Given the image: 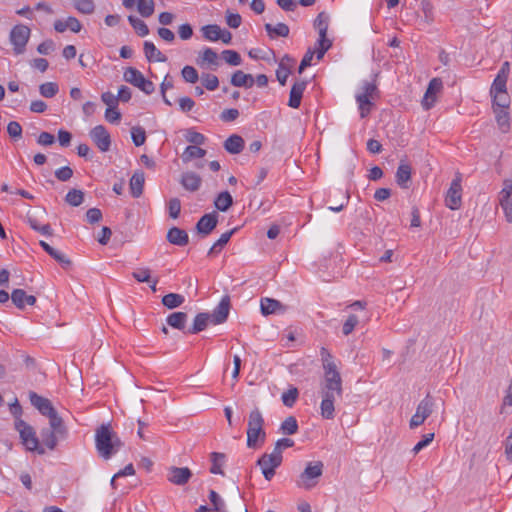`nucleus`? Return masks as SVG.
<instances>
[{
  "label": "nucleus",
  "instance_id": "nucleus-44",
  "mask_svg": "<svg viewBox=\"0 0 512 512\" xmlns=\"http://www.w3.org/2000/svg\"><path fill=\"white\" fill-rule=\"evenodd\" d=\"M493 99V109H508L510 98L507 92L491 94Z\"/></svg>",
  "mask_w": 512,
  "mask_h": 512
},
{
  "label": "nucleus",
  "instance_id": "nucleus-21",
  "mask_svg": "<svg viewBox=\"0 0 512 512\" xmlns=\"http://www.w3.org/2000/svg\"><path fill=\"white\" fill-rule=\"evenodd\" d=\"M307 82L305 80L296 81L290 90L288 106L294 109L299 108L303 93L306 89Z\"/></svg>",
  "mask_w": 512,
  "mask_h": 512
},
{
  "label": "nucleus",
  "instance_id": "nucleus-50",
  "mask_svg": "<svg viewBox=\"0 0 512 512\" xmlns=\"http://www.w3.org/2000/svg\"><path fill=\"white\" fill-rule=\"evenodd\" d=\"M209 500L213 505V510L215 512H228L226 509V504L224 500L220 497V495L214 491L211 490L209 493Z\"/></svg>",
  "mask_w": 512,
  "mask_h": 512
},
{
  "label": "nucleus",
  "instance_id": "nucleus-41",
  "mask_svg": "<svg viewBox=\"0 0 512 512\" xmlns=\"http://www.w3.org/2000/svg\"><path fill=\"white\" fill-rule=\"evenodd\" d=\"M198 63L201 65L207 63L209 65L218 66V54L212 48L206 47L203 49L199 57Z\"/></svg>",
  "mask_w": 512,
  "mask_h": 512
},
{
  "label": "nucleus",
  "instance_id": "nucleus-36",
  "mask_svg": "<svg viewBox=\"0 0 512 512\" xmlns=\"http://www.w3.org/2000/svg\"><path fill=\"white\" fill-rule=\"evenodd\" d=\"M39 244L58 263L62 264L64 267L70 265V261L66 258V256L62 252L54 249L45 241H40Z\"/></svg>",
  "mask_w": 512,
  "mask_h": 512
},
{
  "label": "nucleus",
  "instance_id": "nucleus-29",
  "mask_svg": "<svg viewBox=\"0 0 512 512\" xmlns=\"http://www.w3.org/2000/svg\"><path fill=\"white\" fill-rule=\"evenodd\" d=\"M231 84L235 87L251 88L254 85V78L251 74L237 70L231 77Z\"/></svg>",
  "mask_w": 512,
  "mask_h": 512
},
{
  "label": "nucleus",
  "instance_id": "nucleus-13",
  "mask_svg": "<svg viewBox=\"0 0 512 512\" xmlns=\"http://www.w3.org/2000/svg\"><path fill=\"white\" fill-rule=\"evenodd\" d=\"M461 177L457 176L452 180L450 187L446 193L445 203L446 206L451 210H457L461 206L462 202V185Z\"/></svg>",
  "mask_w": 512,
  "mask_h": 512
},
{
  "label": "nucleus",
  "instance_id": "nucleus-56",
  "mask_svg": "<svg viewBox=\"0 0 512 512\" xmlns=\"http://www.w3.org/2000/svg\"><path fill=\"white\" fill-rule=\"evenodd\" d=\"M421 11L424 15V22L430 25L434 21L433 5L429 0L421 1Z\"/></svg>",
  "mask_w": 512,
  "mask_h": 512
},
{
  "label": "nucleus",
  "instance_id": "nucleus-38",
  "mask_svg": "<svg viewBox=\"0 0 512 512\" xmlns=\"http://www.w3.org/2000/svg\"><path fill=\"white\" fill-rule=\"evenodd\" d=\"M495 118L500 130L504 133L508 132L510 128V118L507 109H493Z\"/></svg>",
  "mask_w": 512,
  "mask_h": 512
},
{
  "label": "nucleus",
  "instance_id": "nucleus-5",
  "mask_svg": "<svg viewBox=\"0 0 512 512\" xmlns=\"http://www.w3.org/2000/svg\"><path fill=\"white\" fill-rule=\"evenodd\" d=\"M323 468L324 465L321 461L308 462L304 471L296 479V486L304 490L313 489L319 483Z\"/></svg>",
  "mask_w": 512,
  "mask_h": 512
},
{
  "label": "nucleus",
  "instance_id": "nucleus-11",
  "mask_svg": "<svg viewBox=\"0 0 512 512\" xmlns=\"http://www.w3.org/2000/svg\"><path fill=\"white\" fill-rule=\"evenodd\" d=\"M29 37L30 29L27 26L19 24L12 28L9 38L16 55L24 53Z\"/></svg>",
  "mask_w": 512,
  "mask_h": 512
},
{
  "label": "nucleus",
  "instance_id": "nucleus-54",
  "mask_svg": "<svg viewBox=\"0 0 512 512\" xmlns=\"http://www.w3.org/2000/svg\"><path fill=\"white\" fill-rule=\"evenodd\" d=\"M59 87L55 82H46L40 85L39 91L43 97L52 98L58 93Z\"/></svg>",
  "mask_w": 512,
  "mask_h": 512
},
{
  "label": "nucleus",
  "instance_id": "nucleus-40",
  "mask_svg": "<svg viewBox=\"0 0 512 512\" xmlns=\"http://www.w3.org/2000/svg\"><path fill=\"white\" fill-rule=\"evenodd\" d=\"M185 301V298L181 294L169 293L163 296L162 304L168 309H174L181 306Z\"/></svg>",
  "mask_w": 512,
  "mask_h": 512
},
{
  "label": "nucleus",
  "instance_id": "nucleus-49",
  "mask_svg": "<svg viewBox=\"0 0 512 512\" xmlns=\"http://www.w3.org/2000/svg\"><path fill=\"white\" fill-rule=\"evenodd\" d=\"M154 0H139L137 10L143 17H150L154 13Z\"/></svg>",
  "mask_w": 512,
  "mask_h": 512
},
{
  "label": "nucleus",
  "instance_id": "nucleus-53",
  "mask_svg": "<svg viewBox=\"0 0 512 512\" xmlns=\"http://www.w3.org/2000/svg\"><path fill=\"white\" fill-rule=\"evenodd\" d=\"M221 55L224 61L231 66H239L242 62L240 54L235 50H224Z\"/></svg>",
  "mask_w": 512,
  "mask_h": 512
},
{
  "label": "nucleus",
  "instance_id": "nucleus-34",
  "mask_svg": "<svg viewBox=\"0 0 512 512\" xmlns=\"http://www.w3.org/2000/svg\"><path fill=\"white\" fill-rule=\"evenodd\" d=\"M209 322H211L209 313H199L195 316L193 326L188 332L191 334L199 333L205 330Z\"/></svg>",
  "mask_w": 512,
  "mask_h": 512
},
{
  "label": "nucleus",
  "instance_id": "nucleus-22",
  "mask_svg": "<svg viewBox=\"0 0 512 512\" xmlns=\"http://www.w3.org/2000/svg\"><path fill=\"white\" fill-rule=\"evenodd\" d=\"M65 433L66 429L63 425V420L61 419L60 431L53 430V428L44 429L41 431L42 442L47 448H49L50 450H54L58 443L57 435L63 436Z\"/></svg>",
  "mask_w": 512,
  "mask_h": 512
},
{
  "label": "nucleus",
  "instance_id": "nucleus-58",
  "mask_svg": "<svg viewBox=\"0 0 512 512\" xmlns=\"http://www.w3.org/2000/svg\"><path fill=\"white\" fill-rule=\"evenodd\" d=\"M507 79L508 78H506V77L496 75V77L492 83L491 89H490V94L507 92V90H506Z\"/></svg>",
  "mask_w": 512,
  "mask_h": 512
},
{
  "label": "nucleus",
  "instance_id": "nucleus-7",
  "mask_svg": "<svg viewBox=\"0 0 512 512\" xmlns=\"http://www.w3.org/2000/svg\"><path fill=\"white\" fill-rule=\"evenodd\" d=\"M15 428L20 434L21 441L27 450L37 452L42 455L45 453L43 447L39 445V440L32 426L22 419L15 421Z\"/></svg>",
  "mask_w": 512,
  "mask_h": 512
},
{
  "label": "nucleus",
  "instance_id": "nucleus-17",
  "mask_svg": "<svg viewBox=\"0 0 512 512\" xmlns=\"http://www.w3.org/2000/svg\"><path fill=\"white\" fill-rule=\"evenodd\" d=\"M229 311H230V297L226 295V296L222 297L219 304L215 307V309L210 314L211 323H213L214 325L224 323L228 318Z\"/></svg>",
  "mask_w": 512,
  "mask_h": 512
},
{
  "label": "nucleus",
  "instance_id": "nucleus-42",
  "mask_svg": "<svg viewBox=\"0 0 512 512\" xmlns=\"http://www.w3.org/2000/svg\"><path fill=\"white\" fill-rule=\"evenodd\" d=\"M234 229L230 231H226L223 233L220 238L212 245V247L208 251V256L218 254L222 248L229 242L231 236L234 233Z\"/></svg>",
  "mask_w": 512,
  "mask_h": 512
},
{
  "label": "nucleus",
  "instance_id": "nucleus-3",
  "mask_svg": "<svg viewBox=\"0 0 512 512\" xmlns=\"http://www.w3.org/2000/svg\"><path fill=\"white\" fill-rule=\"evenodd\" d=\"M265 439L264 418L261 411L255 408L248 417L247 446L249 448H256L259 444H263Z\"/></svg>",
  "mask_w": 512,
  "mask_h": 512
},
{
  "label": "nucleus",
  "instance_id": "nucleus-25",
  "mask_svg": "<svg viewBox=\"0 0 512 512\" xmlns=\"http://www.w3.org/2000/svg\"><path fill=\"white\" fill-rule=\"evenodd\" d=\"M294 59L289 55H285L276 70V77L279 81L280 85L284 86L286 84L287 78L290 75V67L293 65Z\"/></svg>",
  "mask_w": 512,
  "mask_h": 512
},
{
  "label": "nucleus",
  "instance_id": "nucleus-43",
  "mask_svg": "<svg viewBox=\"0 0 512 512\" xmlns=\"http://www.w3.org/2000/svg\"><path fill=\"white\" fill-rule=\"evenodd\" d=\"M328 26L329 16L324 12L319 13L314 21V27L318 30L319 36L324 37L327 35Z\"/></svg>",
  "mask_w": 512,
  "mask_h": 512
},
{
  "label": "nucleus",
  "instance_id": "nucleus-33",
  "mask_svg": "<svg viewBox=\"0 0 512 512\" xmlns=\"http://www.w3.org/2000/svg\"><path fill=\"white\" fill-rule=\"evenodd\" d=\"M187 314L185 312H174L167 316L166 322L172 328L183 330L187 322Z\"/></svg>",
  "mask_w": 512,
  "mask_h": 512
},
{
  "label": "nucleus",
  "instance_id": "nucleus-4",
  "mask_svg": "<svg viewBox=\"0 0 512 512\" xmlns=\"http://www.w3.org/2000/svg\"><path fill=\"white\" fill-rule=\"evenodd\" d=\"M29 398L31 404L44 416L49 418L50 428L53 430L60 431L61 430V417L58 415L57 411L53 407L51 401L47 398H44L38 395L35 392L29 393Z\"/></svg>",
  "mask_w": 512,
  "mask_h": 512
},
{
  "label": "nucleus",
  "instance_id": "nucleus-18",
  "mask_svg": "<svg viewBox=\"0 0 512 512\" xmlns=\"http://www.w3.org/2000/svg\"><path fill=\"white\" fill-rule=\"evenodd\" d=\"M192 477V472L188 467L172 466L168 470L167 478L175 485H185Z\"/></svg>",
  "mask_w": 512,
  "mask_h": 512
},
{
  "label": "nucleus",
  "instance_id": "nucleus-24",
  "mask_svg": "<svg viewBox=\"0 0 512 512\" xmlns=\"http://www.w3.org/2000/svg\"><path fill=\"white\" fill-rule=\"evenodd\" d=\"M167 241L176 246H185L189 242L188 233L178 227H172L167 232Z\"/></svg>",
  "mask_w": 512,
  "mask_h": 512
},
{
  "label": "nucleus",
  "instance_id": "nucleus-16",
  "mask_svg": "<svg viewBox=\"0 0 512 512\" xmlns=\"http://www.w3.org/2000/svg\"><path fill=\"white\" fill-rule=\"evenodd\" d=\"M443 83L440 78H433L428 84V88L422 99V106L425 110L431 109L437 100V94L442 90Z\"/></svg>",
  "mask_w": 512,
  "mask_h": 512
},
{
  "label": "nucleus",
  "instance_id": "nucleus-23",
  "mask_svg": "<svg viewBox=\"0 0 512 512\" xmlns=\"http://www.w3.org/2000/svg\"><path fill=\"white\" fill-rule=\"evenodd\" d=\"M11 300L19 309H24L27 305L33 306L36 303V297L28 295L23 289H14L11 293Z\"/></svg>",
  "mask_w": 512,
  "mask_h": 512
},
{
  "label": "nucleus",
  "instance_id": "nucleus-12",
  "mask_svg": "<svg viewBox=\"0 0 512 512\" xmlns=\"http://www.w3.org/2000/svg\"><path fill=\"white\" fill-rule=\"evenodd\" d=\"M202 36L210 41H222L224 44H230L232 41V34L226 29H222L217 24L205 25L201 28Z\"/></svg>",
  "mask_w": 512,
  "mask_h": 512
},
{
  "label": "nucleus",
  "instance_id": "nucleus-59",
  "mask_svg": "<svg viewBox=\"0 0 512 512\" xmlns=\"http://www.w3.org/2000/svg\"><path fill=\"white\" fill-rule=\"evenodd\" d=\"M131 137L134 145L139 147L145 143V130L142 127H133L131 130Z\"/></svg>",
  "mask_w": 512,
  "mask_h": 512
},
{
  "label": "nucleus",
  "instance_id": "nucleus-20",
  "mask_svg": "<svg viewBox=\"0 0 512 512\" xmlns=\"http://www.w3.org/2000/svg\"><path fill=\"white\" fill-rule=\"evenodd\" d=\"M261 313L265 316L271 314H284L287 307L273 298H262L260 302Z\"/></svg>",
  "mask_w": 512,
  "mask_h": 512
},
{
  "label": "nucleus",
  "instance_id": "nucleus-45",
  "mask_svg": "<svg viewBox=\"0 0 512 512\" xmlns=\"http://www.w3.org/2000/svg\"><path fill=\"white\" fill-rule=\"evenodd\" d=\"M128 21L139 36L144 37L149 34V28L143 20L130 15Z\"/></svg>",
  "mask_w": 512,
  "mask_h": 512
},
{
  "label": "nucleus",
  "instance_id": "nucleus-62",
  "mask_svg": "<svg viewBox=\"0 0 512 512\" xmlns=\"http://www.w3.org/2000/svg\"><path fill=\"white\" fill-rule=\"evenodd\" d=\"M358 323H359V318L356 315H354V314L349 315L342 327L343 334L345 336H348L349 334H351Z\"/></svg>",
  "mask_w": 512,
  "mask_h": 512
},
{
  "label": "nucleus",
  "instance_id": "nucleus-37",
  "mask_svg": "<svg viewBox=\"0 0 512 512\" xmlns=\"http://www.w3.org/2000/svg\"><path fill=\"white\" fill-rule=\"evenodd\" d=\"M205 155H206V150H204L196 145H189L185 148V150L182 154V160L184 162H189L192 159L203 158Z\"/></svg>",
  "mask_w": 512,
  "mask_h": 512
},
{
  "label": "nucleus",
  "instance_id": "nucleus-51",
  "mask_svg": "<svg viewBox=\"0 0 512 512\" xmlns=\"http://www.w3.org/2000/svg\"><path fill=\"white\" fill-rule=\"evenodd\" d=\"M211 457H212V465L210 468V472L212 474L223 475V471H222L221 467L223 465L224 458H225L224 454L213 452L211 454Z\"/></svg>",
  "mask_w": 512,
  "mask_h": 512
},
{
  "label": "nucleus",
  "instance_id": "nucleus-31",
  "mask_svg": "<svg viewBox=\"0 0 512 512\" xmlns=\"http://www.w3.org/2000/svg\"><path fill=\"white\" fill-rule=\"evenodd\" d=\"M224 148L231 154H239L244 148V140L241 136L233 134L225 140Z\"/></svg>",
  "mask_w": 512,
  "mask_h": 512
},
{
  "label": "nucleus",
  "instance_id": "nucleus-57",
  "mask_svg": "<svg viewBox=\"0 0 512 512\" xmlns=\"http://www.w3.org/2000/svg\"><path fill=\"white\" fill-rule=\"evenodd\" d=\"M201 80H202L203 86L209 91H214L219 86L218 77L214 74H209V73L203 74L201 77Z\"/></svg>",
  "mask_w": 512,
  "mask_h": 512
},
{
  "label": "nucleus",
  "instance_id": "nucleus-26",
  "mask_svg": "<svg viewBox=\"0 0 512 512\" xmlns=\"http://www.w3.org/2000/svg\"><path fill=\"white\" fill-rule=\"evenodd\" d=\"M201 182V177L195 172L183 173L180 180V183L184 189L190 192L197 191L201 186Z\"/></svg>",
  "mask_w": 512,
  "mask_h": 512
},
{
  "label": "nucleus",
  "instance_id": "nucleus-30",
  "mask_svg": "<svg viewBox=\"0 0 512 512\" xmlns=\"http://www.w3.org/2000/svg\"><path fill=\"white\" fill-rule=\"evenodd\" d=\"M396 183L401 188H408V183L411 180V167L407 163H400L396 171Z\"/></svg>",
  "mask_w": 512,
  "mask_h": 512
},
{
  "label": "nucleus",
  "instance_id": "nucleus-39",
  "mask_svg": "<svg viewBox=\"0 0 512 512\" xmlns=\"http://www.w3.org/2000/svg\"><path fill=\"white\" fill-rule=\"evenodd\" d=\"M233 203V198L228 191L218 194L214 201L215 207L222 212L227 211Z\"/></svg>",
  "mask_w": 512,
  "mask_h": 512
},
{
  "label": "nucleus",
  "instance_id": "nucleus-6",
  "mask_svg": "<svg viewBox=\"0 0 512 512\" xmlns=\"http://www.w3.org/2000/svg\"><path fill=\"white\" fill-rule=\"evenodd\" d=\"M378 97L379 91L376 84L373 82H364L361 92L357 93L355 96L361 118H365L370 114L373 100Z\"/></svg>",
  "mask_w": 512,
  "mask_h": 512
},
{
  "label": "nucleus",
  "instance_id": "nucleus-2",
  "mask_svg": "<svg viewBox=\"0 0 512 512\" xmlns=\"http://www.w3.org/2000/svg\"><path fill=\"white\" fill-rule=\"evenodd\" d=\"M319 395L320 415L325 420H333L336 416V403L342 398L343 387L339 383H321Z\"/></svg>",
  "mask_w": 512,
  "mask_h": 512
},
{
  "label": "nucleus",
  "instance_id": "nucleus-28",
  "mask_svg": "<svg viewBox=\"0 0 512 512\" xmlns=\"http://www.w3.org/2000/svg\"><path fill=\"white\" fill-rule=\"evenodd\" d=\"M144 54L149 62H166L167 57L154 45L153 42H144Z\"/></svg>",
  "mask_w": 512,
  "mask_h": 512
},
{
  "label": "nucleus",
  "instance_id": "nucleus-55",
  "mask_svg": "<svg viewBox=\"0 0 512 512\" xmlns=\"http://www.w3.org/2000/svg\"><path fill=\"white\" fill-rule=\"evenodd\" d=\"M331 46V40H329L326 36H319V39L317 41V47L314 50L317 55V59H321L324 56V54L330 49Z\"/></svg>",
  "mask_w": 512,
  "mask_h": 512
},
{
  "label": "nucleus",
  "instance_id": "nucleus-15",
  "mask_svg": "<svg viewBox=\"0 0 512 512\" xmlns=\"http://www.w3.org/2000/svg\"><path fill=\"white\" fill-rule=\"evenodd\" d=\"M90 138L101 152H107L111 146V137L103 125H97L90 130Z\"/></svg>",
  "mask_w": 512,
  "mask_h": 512
},
{
  "label": "nucleus",
  "instance_id": "nucleus-14",
  "mask_svg": "<svg viewBox=\"0 0 512 512\" xmlns=\"http://www.w3.org/2000/svg\"><path fill=\"white\" fill-rule=\"evenodd\" d=\"M499 203L506 220L512 223V179L504 180L503 188L499 193Z\"/></svg>",
  "mask_w": 512,
  "mask_h": 512
},
{
  "label": "nucleus",
  "instance_id": "nucleus-27",
  "mask_svg": "<svg viewBox=\"0 0 512 512\" xmlns=\"http://www.w3.org/2000/svg\"><path fill=\"white\" fill-rule=\"evenodd\" d=\"M145 182V175L143 171H135L130 179V191L134 198H138L143 193V187Z\"/></svg>",
  "mask_w": 512,
  "mask_h": 512
},
{
  "label": "nucleus",
  "instance_id": "nucleus-47",
  "mask_svg": "<svg viewBox=\"0 0 512 512\" xmlns=\"http://www.w3.org/2000/svg\"><path fill=\"white\" fill-rule=\"evenodd\" d=\"M65 200L73 207L80 206L84 201V193L81 190L72 189L66 194Z\"/></svg>",
  "mask_w": 512,
  "mask_h": 512
},
{
  "label": "nucleus",
  "instance_id": "nucleus-9",
  "mask_svg": "<svg viewBox=\"0 0 512 512\" xmlns=\"http://www.w3.org/2000/svg\"><path fill=\"white\" fill-rule=\"evenodd\" d=\"M282 452L272 451L270 454L262 455L257 465L261 468L264 478L270 481L275 475V469L281 465Z\"/></svg>",
  "mask_w": 512,
  "mask_h": 512
},
{
  "label": "nucleus",
  "instance_id": "nucleus-64",
  "mask_svg": "<svg viewBox=\"0 0 512 512\" xmlns=\"http://www.w3.org/2000/svg\"><path fill=\"white\" fill-rule=\"evenodd\" d=\"M225 18H226V24L233 29H237L238 27H240V25L242 23V18L240 16V14H238V13H233V12L227 11Z\"/></svg>",
  "mask_w": 512,
  "mask_h": 512
},
{
  "label": "nucleus",
  "instance_id": "nucleus-46",
  "mask_svg": "<svg viewBox=\"0 0 512 512\" xmlns=\"http://www.w3.org/2000/svg\"><path fill=\"white\" fill-rule=\"evenodd\" d=\"M280 430L283 434L293 435L298 431V423L294 416L287 417L280 426Z\"/></svg>",
  "mask_w": 512,
  "mask_h": 512
},
{
  "label": "nucleus",
  "instance_id": "nucleus-48",
  "mask_svg": "<svg viewBox=\"0 0 512 512\" xmlns=\"http://www.w3.org/2000/svg\"><path fill=\"white\" fill-rule=\"evenodd\" d=\"M75 9L82 14H92L95 10V4L93 0H74Z\"/></svg>",
  "mask_w": 512,
  "mask_h": 512
},
{
  "label": "nucleus",
  "instance_id": "nucleus-35",
  "mask_svg": "<svg viewBox=\"0 0 512 512\" xmlns=\"http://www.w3.org/2000/svg\"><path fill=\"white\" fill-rule=\"evenodd\" d=\"M434 406V399L430 395H427L420 401L416 410L420 413L422 419L426 420L432 414Z\"/></svg>",
  "mask_w": 512,
  "mask_h": 512
},
{
  "label": "nucleus",
  "instance_id": "nucleus-63",
  "mask_svg": "<svg viewBox=\"0 0 512 512\" xmlns=\"http://www.w3.org/2000/svg\"><path fill=\"white\" fill-rule=\"evenodd\" d=\"M169 216L173 219L179 217L181 212V202L178 198H172L168 203Z\"/></svg>",
  "mask_w": 512,
  "mask_h": 512
},
{
  "label": "nucleus",
  "instance_id": "nucleus-52",
  "mask_svg": "<svg viewBox=\"0 0 512 512\" xmlns=\"http://www.w3.org/2000/svg\"><path fill=\"white\" fill-rule=\"evenodd\" d=\"M182 78L187 83H196L199 80L198 71L190 65H186L181 70Z\"/></svg>",
  "mask_w": 512,
  "mask_h": 512
},
{
  "label": "nucleus",
  "instance_id": "nucleus-10",
  "mask_svg": "<svg viewBox=\"0 0 512 512\" xmlns=\"http://www.w3.org/2000/svg\"><path fill=\"white\" fill-rule=\"evenodd\" d=\"M320 355H321V360H322V365H323V369H324V378H323V383H339V384H342V378H341V375L339 373V371L337 370V366L336 364L334 363L333 359H332V355L330 354V352L322 347L321 350H320Z\"/></svg>",
  "mask_w": 512,
  "mask_h": 512
},
{
  "label": "nucleus",
  "instance_id": "nucleus-1",
  "mask_svg": "<svg viewBox=\"0 0 512 512\" xmlns=\"http://www.w3.org/2000/svg\"><path fill=\"white\" fill-rule=\"evenodd\" d=\"M95 446L98 454L105 460L118 452L122 443L110 424H102L95 431Z\"/></svg>",
  "mask_w": 512,
  "mask_h": 512
},
{
  "label": "nucleus",
  "instance_id": "nucleus-19",
  "mask_svg": "<svg viewBox=\"0 0 512 512\" xmlns=\"http://www.w3.org/2000/svg\"><path fill=\"white\" fill-rule=\"evenodd\" d=\"M218 215L216 212L203 215L196 224V230L203 236L209 235L217 226Z\"/></svg>",
  "mask_w": 512,
  "mask_h": 512
},
{
  "label": "nucleus",
  "instance_id": "nucleus-60",
  "mask_svg": "<svg viewBox=\"0 0 512 512\" xmlns=\"http://www.w3.org/2000/svg\"><path fill=\"white\" fill-rule=\"evenodd\" d=\"M186 140L193 145H202L205 142V136L199 132L194 131L193 129H188L185 135Z\"/></svg>",
  "mask_w": 512,
  "mask_h": 512
},
{
  "label": "nucleus",
  "instance_id": "nucleus-61",
  "mask_svg": "<svg viewBox=\"0 0 512 512\" xmlns=\"http://www.w3.org/2000/svg\"><path fill=\"white\" fill-rule=\"evenodd\" d=\"M298 390L293 387L282 394V402L287 407H292L297 400Z\"/></svg>",
  "mask_w": 512,
  "mask_h": 512
},
{
  "label": "nucleus",
  "instance_id": "nucleus-32",
  "mask_svg": "<svg viewBox=\"0 0 512 512\" xmlns=\"http://www.w3.org/2000/svg\"><path fill=\"white\" fill-rule=\"evenodd\" d=\"M265 30L271 39L277 37H287L290 32L288 25H286L285 23H277L276 25L266 23Z\"/></svg>",
  "mask_w": 512,
  "mask_h": 512
},
{
  "label": "nucleus",
  "instance_id": "nucleus-8",
  "mask_svg": "<svg viewBox=\"0 0 512 512\" xmlns=\"http://www.w3.org/2000/svg\"><path fill=\"white\" fill-rule=\"evenodd\" d=\"M123 79L147 95L152 94L155 90L153 82L146 79L142 72L134 67H128L125 69Z\"/></svg>",
  "mask_w": 512,
  "mask_h": 512
}]
</instances>
